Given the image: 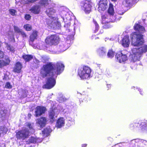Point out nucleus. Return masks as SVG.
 I'll return each instance as SVG.
<instances>
[{"mask_svg":"<svg viewBox=\"0 0 147 147\" xmlns=\"http://www.w3.org/2000/svg\"><path fill=\"white\" fill-rule=\"evenodd\" d=\"M64 67L61 63H49L43 65L40 71L41 76L44 78L47 77V79L46 83L43 88L50 89L53 87L56 84L55 78L63 71Z\"/></svg>","mask_w":147,"mask_h":147,"instance_id":"1","label":"nucleus"},{"mask_svg":"<svg viewBox=\"0 0 147 147\" xmlns=\"http://www.w3.org/2000/svg\"><path fill=\"white\" fill-rule=\"evenodd\" d=\"M147 52V45H144L140 48L134 47L132 49L129 60L131 62H135L139 61L143 53Z\"/></svg>","mask_w":147,"mask_h":147,"instance_id":"2","label":"nucleus"},{"mask_svg":"<svg viewBox=\"0 0 147 147\" xmlns=\"http://www.w3.org/2000/svg\"><path fill=\"white\" fill-rule=\"evenodd\" d=\"M137 32L131 34V38L132 45L135 46H138L144 42L143 35L141 34L145 31V28H134Z\"/></svg>","mask_w":147,"mask_h":147,"instance_id":"3","label":"nucleus"},{"mask_svg":"<svg viewBox=\"0 0 147 147\" xmlns=\"http://www.w3.org/2000/svg\"><path fill=\"white\" fill-rule=\"evenodd\" d=\"M25 126L26 127L24 128L22 130L19 131L16 133V138L18 139L24 140L28 137L30 134L34 132L32 125L30 123H26Z\"/></svg>","mask_w":147,"mask_h":147,"instance_id":"4","label":"nucleus"},{"mask_svg":"<svg viewBox=\"0 0 147 147\" xmlns=\"http://www.w3.org/2000/svg\"><path fill=\"white\" fill-rule=\"evenodd\" d=\"M67 31H71V35H68L67 37L65 39V41L63 42L62 43L60 44L59 46V52H63L67 49L70 46L71 43V40L74 39V36L75 34V28H67Z\"/></svg>","mask_w":147,"mask_h":147,"instance_id":"5","label":"nucleus"},{"mask_svg":"<svg viewBox=\"0 0 147 147\" xmlns=\"http://www.w3.org/2000/svg\"><path fill=\"white\" fill-rule=\"evenodd\" d=\"M91 70L87 66H84L79 68L78 74L80 78L82 79H88L91 78Z\"/></svg>","mask_w":147,"mask_h":147,"instance_id":"6","label":"nucleus"},{"mask_svg":"<svg viewBox=\"0 0 147 147\" xmlns=\"http://www.w3.org/2000/svg\"><path fill=\"white\" fill-rule=\"evenodd\" d=\"M91 4L92 3L90 1L87 0H84L81 2V7L85 13L88 14L91 11L92 7Z\"/></svg>","mask_w":147,"mask_h":147,"instance_id":"7","label":"nucleus"},{"mask_svg":"<svg viewBox=\"0 0 147 147\" xmlns=\"http://www.w3.org/2000/svg\"><path fill=\"white\" fill-rule=\"evenodd\" d=\"M59 41V37L55 35L48 37L45 40V42L49 44H57Z\"/></svg>","mask_w":147,"mask_h":147,"instance_id":"8","label":"nucleus"},{"mask_svg":"<svg viewBox=\"0 0 147 147\" xmlns=\"http://www.w3.org/2000/svg\"><path fill=\"white\" fill-rule=\"evenodd\" d=\"M107 0H99L98 3V10L100 12L104 11L108 7Z\"/></svg>","mask_w":147,"mask_h":147,"instance_id":"9","label":"nucleus"},{"mask_svg":"<svg viewBox=\"0 0 147 147\" xmlns=\"http://www.w3.org/2000/svg\"><path fill=\"white\" fill-rule=\"evenodd\" d=\"M117 61L120 63H124L127 59V56L121 52L118 53L116 56Z\"/></svg>","mask_w":147,"mask_h":147,"instance_id":"10","label":"nucleus"},{"mask_svg":"<svg viewBox=\"0 0 147 147\" xmlns=\"http://www.w3.org/2000/svg\"><path fill=\"white\" fill-rule=\"evenodd\" d=\"M4 54L3 52L0 51V59H2L4 56ZM10 62L9 58L8 57H6L5 60L0 59V67H2L4 66H6L9 64Z\"/></svg>","mask_w":147,"mask_h":147,"instance_id":"11","label":"nucleus"},{"mask_svg":"<svg viewBox=\"0 0 147 147\" xmlns=\"http://www.w3.org/2000/svg\"><path fill=\"white\" fill-rule=\"evenodd\" d=\"M59 112L60 110L57 109H54L50 110L49 112V118L53 120H54Z\"/></svg>","mask_w":147,"mask_h":147,"instance_id":"12","label":"nucleus"},{"mask_svg":"<svg viewBox=\"0 0 147 147\" xmlns=\"http://www.w3.org/2000/svg\"><path fill=\"white\" fill-rule=\"evenodd\" d=\"M46 111V108L44 107L40 106L37 107L36 108L35 111V116L36 117H39L42 114L45 113Z\"/></svg>","mask_w":147,"mask_h":147,"instance_id":"13","label":"nucleus"},{"mask_svg":"<svg viewBox=\"0 0 147 147\" xmlns=\"http://www.w3.org/2000/svg\"><path fill=\"white\" fill-rule=\"evenodd\" d=\"M47 121V119L46 118L42 117L37 119L36 123L38 124V125L42 128L45 126Z\"/></svg>","mask_w":147,"mask_h":147,"instance_id":"14","label":"nucleus"},{"mask_svg":"<svg viewBox=\"0 0 147 147\" xmlns=\"http://www.w3.org/2000/svg\"><path fill=\"white\" fill-rule=\"evenodd\" d=\"M42 138H36L34 137H31L27 141V143L28 144L30 143H35L36 142L39 143L41 142L42 139Z\"/></svg>","mask_w":147,"mask_h":147,"instance_id":"15","label":"nucleus"},{"mask_svg":"<svg viewBox=\"0 0 147 147\" xmlns=\"http://www.w3.org/2000/svg\"><path fill=\"white\" fill-rule=\"evenodd\" d=\"M65 124V120L63 117L59 118L57 121L56 127L58 128H60L63 126Z\"/></svg>","mask_w":147,"mask_h":147,"instance_id":"16","label":"nucleus"},{"mask_svg":"<svg viewBox=\"0 0 147 147\" xmlns=\"http://www.w3.org/2000/svg\"><path fill=\"white\" fill-rule=\"evenodd\" d=\"M29 10L33 13L36 14H38L40 11V6L38 5H34Z\"/></svg>","mask_w":147,"mask_h":147,"instance_id":"17","label":"nucleus"},{"mask_svg":"<svg viewBox=\"0 0 147 147\" xmlns=\"http://www.w3.org/2000/svg\"><path fill=\"white\" fill-rule=\"evenodd\" d=\"M129 44L130 41L129 37L127 36H124L122 39V45L123 47H127L129 46Z\"/></svg>","mask_w":147,"mask_h":147,"instance_id":"18","label":"nucleus"},{"mask_svg":"<svg viewBox=\"0 0 147 147\" xmlns=\"http://www.w3.org/2000/svg\"><path fill=\"white\" fill-rule=\"evenodd\" d=\"M22 65L20 62H18L17 63L13 69V71L17 73H20L22 69Z\"/></svg>","mask_w":147,"mask_h":147,"instance_id":"19","label":"nucleus"},{"mask_svg":"<svg viewBox=\"0 0 147 147\" xmlns=\"http://www.w3.org/2000/svg\"><path fill=\"white\" fill-rule=\"evenodd\" d=\"M51 131V130L49 127H47L44 130L42 131V135H43V137H47L48 134Z\"/></svg>","mask_w":147,"mask_h":147,"instance_id":"20","label":"nucleus"},{"mask_svg":"<svg viewBox=\"0 0 147 147\" xmlns=\"http://www.w3.org/2000/svg\"><path fill=\"white\" fill-rule=\"evenodd\" d=\"M47 15L49 17L51 16L52 15L56 12V10L53 8H48L46 11Z\"/></svg>","mask_w":147,"mask_h":147,"instance_id":"21","label":"nucleus"},{"mask_svg":"<svg viewBox=\"0 0 147 147\" xmlns=\"http://www.w3.org/2000/svg\"><path fill=\"white\" fill-rule=\"evenodd\" d=\"M108 13L111 15H113L114 13V10L113 5L111 3H110L108 9Z\"/></svg>","mask_w":147,"mask_h":147,"instance_id":"22","label":"nucleus"},{"mask_svg":"<svg viewBox=\"0 0 147 147\" xmlns=\"http://www.w3.org/2000/svg\"><path fill=\"white\" fill-rule=\"evenodd\" d=\"M98 52L101 56H103L106 55V50L105 48L102 47L98 49Z\"/></svg>","mask_w":147,"mask_h":147,"instance_id":"23","label":"nucleus"},{"mask_svg":"<svg viewBox=\"0 0 147 147\" xmlns=\"http://www.w3.org/2000/svg\"><path fill=\"white\" fill-rule=\"evenodd\" d=\"M141 123H140L139 122H135L133 124H131L130 125V127H134L136 128L138 127L140 128L141 130L142 127V126H141Z\"/></svg>","mask_w":147,"mask_h":147,"instance_id":"24","label":"nucleus"},{"mask_svg":"<svg viewBox=\"0 0 147 147\" xmlns=\"http://www.w3.org/2000/svg\"><path fill=\"white\" fill-rule=\"evenodd\" d=\"M145 24L144 23V21L142 22H138V23H136L135 24L134 28H144L143 26L145 25Z\"/></svg>","mask_w":147,"mask_h":147,"instance_id":"25","label":"nucleus"},{"mask_svg":"<svg viewBox=\"0 0 147 147\" xmlns=\"http://www.w3.org/2000/svg\"><path fill=\"white\" fill-rule=\"evenodd\" d=\"M14 30L15 32L21 34L23 36V37L26 36V34H25L24 32L21 30L19 28H14Z\"/></svg>","mask_w":147,"mask_h":147,"instance_id":"26","label":"nucleus"},{"mask_svg":"<svg viewBox=\"0 0 147 147\" xmlns=\"http://www.w3.org/2000/svg\"><path fill=\"white\" fill-rule=\"evenodd\" d=\"M23 57L26 61H28L32 58V56L30 55H25L23 56Z\"/></svg>","mask_w":147,"mask_h":147,"instance_id":"27","label":"nucleus"},{"mask_svg":"<svg viewBox=\"0 0 147 147\" xmlns=\"http://www.w3.org/2000/svg\"><path fill=\"white\" fill-rule=\"evenodd\" d=\"M141 126H142V130L147 131V122H142L141 123Z\"/></svg>","mask_w":147,"mask_h":147,"instance_id":"28","label":"nucleus"},{"mask_svg":"<svg viewBox=\"0 0 147 147\" xmlns=\"http://www.w3.org/2000/svg\"><path fill=\"white\" fill-rule=\"evenodd\" d=\"M37 36V32L36 31H33L32 34L30 36V40L32 41H33L36 38Z\"/></svg>","mask_w":147,"mask_h":147,"instance_id":"29","label":"nucleus"},{"mask_svg":"<svg viewBox=\"0 0 147 147\" xmlns=\"http://www.w3.org/2000/svg\"><path fill=\"white\" fill-rule=\"evenodd\" d=\"M53 24H54V26L56 28H60L61 27V24L58 21H56L54 22L53 21L52 22L51 24L53 26Z\"/></svg>","mask_w":147,"mask_h":147,"instance_id":"30","label":"nucleus"},{"mask_svg":"<svg viewBox=\"0 0 147 147\" xmlns=\"http://www.w3.org/2000/svg\"><path fill=\"white\" fill-rule=\"evenodd\" d=\"M114 53L112 50H110L107 53L108 57L110 58H112L114 57Z\"/></svg>","mask_w":147,"mask_h":147,"instance_id":"31","label":"nucleus"},{"mask_svg":"<svg viewBox=\"0 0 147 147\" xmlns=\"http://www.w3.org/2000/svg\"><path fill=\"white\" fill-rule=\"evenodd\" d=\"M48 0H41L40 1V4L44 6H46L49 5Z\"/></svg>","mask_w":147,"mask_h":147,"instance_id":"32","label":"nucleus"},{"mask_svg":"<svg viewBox=\"0 0 147 147\" xmlns=\"http://www.w3.org/2000/svg\"><path fill=\"white\" fill-rule=\"evenodd\" d=\"M6 47L8 50H9L12 53H14L15 51L14 48L10 45H7L6 46Z\"/></svg>","mask_w":147,"mask_h":147,"instance_id":"33","label":"nucleus"},{"mask_svg":"<svg viewBox=\"0 0 147 147\" xmlns=\"http://www.w3.org/2000/svg\"><path fill=\"white\" fill-rule=\"evenodd\" d=\"M125 1L126 3L129 5L132 4H134L136 3L134 0H125Z\"/></svg>","mask_w":147,"mask_h":147,"instance_id":"34","label":"nucleus"},{"mask_svg":"<svg viewBox=\"0 0 147 147\" xmlns=\"http://www.w3.org/2000/svg\"><path fill=\"white\" fill-rule=\"evenodd\" d=\"M9 13L13 16H14L15 15L16 13V10L13 9H9Z\"/></svg>","mask_w":147,"mask_h":147,"instance_id":"35","label":"nucleus"},{"mask_svg":"<svg viewBox=\"0 0 147 147\" xmlns=\"http://www.w3.org/2000/svg\"><path fill=\"white\" fill-rule=\"evenodd\" d=\"M31 16L29 14H25L24 16L25 19L27 20H30L31 19Z\"/></svg>","mask_w":147,"mask_h":147,"instance_id":"36","label":"nucleus"},{"mask_svg":"<svg viewBox=\"0 0 147 147\" xmlns=\"http://www.w3.org/2000/svg\"><path fill=\"white\" fill-rule=\"evenodd\" d=\"M5 87L7 88L11 89L12 88V86L10 84L9 82H7L5 84Z\"/></svg>","mask_w":147,"mask_h":147,"instance_id":"37","label":"nucleus"},{"mask_svg":"<svg viewBox=\"0 0 147 147\" xmlns=\"http://www.w3.org/2000/svg\"><path fill=\"white\" fill-rule=\"evenodd\" d=\"M107 15L106 14H105L102 15L101 16V18L102 20H104L107 18Z\"/></svg>","mask_w":147,"mask_h":147,"instance_id":"38","label":"nucleus"},{"mask_svg":"<svg viewBox=\"0 0 147 147\" xmlns=\"http://www.w3.org/2000/svg\"><path fill=\"white\" fill-rule=\"evenodd\" d=\"M93 21L94 24L96 28H98L99 26V25L96 21L94 20H93Z\"/></svg>","mask_w":147,"mask_h":147,"instance_id":"39","label":"nucleus"},{"mask_svg":"<svg viewBox=\"0 0 147 147\" xmlns=\"http://www.w3.org/2000/svg\"><path fill=\"white\" fill-rule=\"evenodd\" d=\"M70 26V24L69 23H65L64 25L65 28H69Z\"/></svg>","mask_w":147,"mask_h":147,"instance_id":"40","label":"nucleus"},{"mask_svg":"<svg viewBox=\"0 0 147 147\" xmlns=\"http://www.w3.org/2000/svg\"><path fill=\"white\" fill-rule=\"evenodd\" d=\"M65 99L63 96L62 97L59 98V100L60 102H61L62 101H64L65 100Z\"/></svg>","mask_w":147,"mask_h":147,"instance_id":"41","label":"nucleus"},{"mask_svg":"<svg viewBox=\"0 0 147 147\" xmlns=\"http://www.w3.org/2000/svg\"><path fill=\"white\" fill-rule=\"evenodd\" d=\"M49 51H50L51 52V53H52L55 54L58 53L57 51H56L55 50H53L52 49H51V50H49Z\"/></svg>","mask_w":147,"mask_h":147,"instance_id":"42","label":"nucleus"},{"mask_svg":"<svg viewBox=\"0 0 147 147\" xmlns=\"http://www.w3.org/2000/svg\"><path fill=\"white\" fill-rule=\"evenodd\" d=\"M37 0H27L28 1V3H34Z\"/></svg>","mask_w":147,"mask_h":147,"instance_id":"43","label":"nucleus"},{"mask_svg":"<svg viewBox=\"0 0 147 147\" xmlns=\"http://www.w3.org/2000/svg\"><path fill=\"white\" fill-rule=\"evenodd\" d=\"M141 142H142L143 144L146 145H147V141L144 140H141Z\"/></svg>","mask_w":147,"mask_h":147,"instance_id":"44","label":"nucleus"},{"mask_svg":"<svg viewBox=\"0 0 147 147\" xmlns=\"http://www.w3.org/2000/svg\"><path fill=\"white\" fill-rule=\"evenodd\" d=\"M95 29L94 30V32L95 33L98 32L99 30V28H94Z\"/></svg>","mask_w":147,"mask_h":147,"instance_id":"45","label":"nucleus"},{"mask_svg":"<svg viewBox=\"0 0 147 147\" xmlns=\"http://www.w3.org/2000/svg\"><path fill=\"white\" fill-rule=\"evenodd\" d=\"M24 28H31L30 26H29V24H26L24 26Z\"/></svg>","mask_w":147,"mask_h":147,"instance_id":"46","label":"nucleus"},{"mask_svg":"<svg viewBox=\"0 0 147 147\" xmlns=\"http://www.w3.org/2000/svg\"><path fill=\"white\" fill-rule=\"evenodd\" d=\"M92 39H94L95 40H97V39H99V38L98 37H96L95 36L93 35L92 36Z\"/></svg>","mask_w":147,"mask_h":147,"instance_id":"47","label":"nucleus"},{"mask_svg":"<svg viewBox=\"0 0 147 147\" xmlns=\"http://www.w3.org/2000/svg\"><path fill=\"white\" fill-rule=\"evenodd\" d=\"M103 31L102 29H101V30H100V31L98 33V34H100V33H102L103 32Z\"/></svg>","mask_w":147,"mask_h":147,"instance_id":"48","label":"nucleus"},{"mask_svg":"<svg viewBox=\"0 0 147 147\" xmlns=\"http://www.w3.org/2000/svg\"><path fill=\"white\" fill-rule=\"evenodd\" d=\"M26 31H29L31 30V28H25Z\"/></svg>","mask_w":147,"mask_h":147,"instance_id":"49","label":"nucleus"},{"mask_svg":"<svg viewBox=\"0 0 147 147\" xmlns=\"http://www.w3.org/2000/svg\"><path fill=\"white\" fill-rule=\"evenodd\" d=\"M110 40H115V38H111L109 39Z\"/></svg>","mask_w":147,"mask_h":147,"instance_id":"50","label":"nucleus"},{"mask_svg":"<svg viewBox=\"0 0 147 147\" xmlns=\"http://www.w3.org/2000/svg\"><path fill=\"white\" fill-rule=\"evenodd\" d=\"M86 146H87V144H82V147H85Z\"/></svg>","mask_w":147,"mask_h":147,"instance_id":"51","label":"nucleus"},{"mask_svg":"<svg viewBox=\"0 0 147 147\" xmlns=\"http://www.w3.org/2000/svg\"><path fill=\"white\" fill-rule=\"evenodd\" d=\"M109 39V38H106L105 39V41H106L107 40H108Z\"/></svg>","mask_w":147,"mask_h":147,"instance_id":"52","label":"nucleus"},{"mask_svg":"<svg viewBox=\"0 0 147 147\" xmlns=\"http://www.w3.org/2000/svg\"><path fill=\"white\" fill-rule=\"evenodd\" d=\"M138 90L139 91H140V94H142L141 93V89H139L138 88Z\"/></svg>","mask_w":147,"mask_h":147,"instance_id":"53","label":"nucleus"},{"mask_svg":"<svg viewBox=\"0 0 147 147\" xmlns=\"http://www.w3.org/2000/svg\"><path fill=\"white\" fill-rule=\"evenodd\" d=\"M117 0H111V1H114V2H116V1Z\"/></svg>","mask_w":147,"mask_h":147,"instance_id":"54","label":"nucleus"},{"mask_svg":"<svg viewBox=\"0 0 147 147\" xmlns=\"http://www.w3.org/2000/svg\"><path fill=\"white\" fill-rule=\"evenodd\" d=\"M110 86V85H107V87H108V88H109V87Z\"/></svg>","mask_w":147,"mask_h":147,"instance_id":"55","label":"nucleus"},{"mask_svg":"<svg viewBox=\"0 0 147 147\" xmlns=\"http://www.w3.org/2000/svg\"><path fill=\"white\" fill-rule=\"evenodd\" d=\"M49 26H50L51 28H52V27H53V26H51V25H49Z\"/></svg>","mask_w":147,"mask_h":147,"instance_id":"56","label":"nucleus"},{"mask_svg":"<svg viewBox=\"0 0 147 147\" xmlns=\"http://www.w3.org/2000/svg\"><path fill=\"white\" fill-rule=\"evenodd\" d=\"M134 1H135L136 2V1L137 0H134Z\"/></svg>","mask_w":147,"mask_h":147,"instance_id":"57","label":"nucleus"},{"mask_svg":"<svg viewBox=\"0 0 147 147\" xmlns=\"http://www.w3.org/2000/svg\"><path fill=\"white\" fill-rule=\"evenodd\" d=\"M14 28H16V26H14Z\"/></svg>","mask_w":147,"mask_h":147,"instance_id":"58","label":"nucleus"}]
</instances>
